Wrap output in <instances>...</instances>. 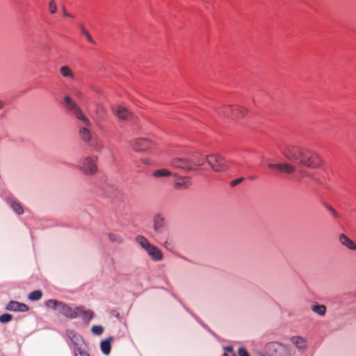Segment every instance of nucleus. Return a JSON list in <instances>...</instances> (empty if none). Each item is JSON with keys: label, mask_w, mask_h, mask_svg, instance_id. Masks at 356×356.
<instances>
[{"label": "nucleus", "mask_w": 356, "mask_h": 356, "mask_svg": "<svg viewBox=\"0 0 356 356\" xmlns=\"http://www.w3.org/2000/svg\"><path fill=\"white\" fill-rule=\"evenodd\" d=\"M81 33L82 35H83L86 38L87 40L89 42L94 43V41H93L91 35H90L88 31L86 30V29L83 26H81Z\"/></svg>", "instance_id": "nucleus-33"}, {"label": "nucleus", "mask_w": 356, "mask_h": 356, "mask_svg": "<svg viewBox=\"0 0 356 356\" xmlns=\"http://www.w3.org/2000/svg\"><path fill=\"white\" fill-rule=\"evenodd\" d=\"M59 72L63 78H65L69 81H73L76 79V76H75L74 72L67 65H63V66L60 67L59 69Z\"/></svg>", "instance_id": "nucleus-16"}, {"label": "nucleus", "mask_w": 356, "mask_h": 356, "mask_svg": "<svg viewBox=\"0 0 356 356\" xmlns=\"http://www.w3.org/2000/svg\"><path fill=\"white\" fill-rule=\"evenodd\" d=\"M108 238L111 241L114 243H120L122 242V236L117 233H110L108 235Z\"/></svg>", "instance_id": "nucleus-31"}, {"label": "nucleus", "mask_w": 356, "mask_h": 356, "mask_svg": "<svg viewBox=\"0 0 356 356\" xmlns=\"http://www.w3.org/2000/svg\"><path fill=\"white\" fill-rule=\"evenodd\" d=\"M225 350L227 351V352H232L233 351V348L232 346H227V347H225Z\"/></svg>", "instance_id": "nucleus-41"}, {"label": "nucleus", "mask_w": 356, "mask_h": 356, "mask_svg": "<svg viewBox=\"0 0 356 356\" xmlns=\"http://www.w3.org/2000/svg\"><path fill=\"white\" fill-rule=\"evenodd\" d=\"M45 305L51 307L54 310H58L63 316L69 318H75L77 317L76 307L72 309L68 305L54 299H50L45 302Z\"/></svg>", "instance_id": "nucleus-4"}, {"label": "nucleus", "mask_w": 356, "mask_h": 356, "mask_svg": "<svg viewBox=\"0 0 356 356\" xmlns=\"http://www.w3.org/2000/svg\"><path fill=\"white\" fill-rule=\"evenodd\" d=\"M153 229L160 236L168 233L166 221L162 214L157 213L154 216L153 220Z\"/></svg>", "instance_id": "nucleus-11"}, {"label": "nucleus", "mask_w": 356, "mask_h": 356, "mask_svg": "<svg viewBox=\"0 0 356 356\" xmlns=\"http://www.w3.org/2000/svg\"><path fill=\"white\" fill-rule=\"evenodd\" d=\"M282 154L289 161L299 163L309 168H317L321 163L316 153L295 145H286Z\"/></svg>", "instance_id": "nucleus-1"}, {"label": "nucleus", "mask_w": 356, "mask_h": 356, "mask_svg": "<svg viewBox=\"0 0 356 356\" xmlns=\"http://www.w3.org/2000/svg\"><path fill=\"white\" fill-rule=\"evenodd\" d=\"M218 115L233 119L242 118L248 113L247 109L237 105H222L216 108Z\"/></svg>", "instance_id": "nucleus-2"}, {"label": "nucleus", "mask_w": 356, "mask_h": 356, "mask_svg": "<svg viewBox=\"0 0 356 356\" xmlns=\"http://www.w3.org/2000/svg\"><path fill=\"white\" fill-rule=\"evenodd\" d=\"M67 335L75 346L79 345L82 340L81 336L73 330H67Z\"/></svg>", "instance_id": "nucleus-23"}, {"label": "nucleus", "mask_w": 356, "mask_h": 356, "mask_svg": "<svg viewBox=\"0 0 356 356\" xmlns=\"http://www.w3.org/2000/svg\"><path fill=\"white\" fill-rule=\"evenodd\" d=\"M291 342L299 349H305L307 346L306 341L300 337L296 336L291 338Z\"/></svg>", "instance_id": "nucleus-22"}, {"label": "nucleus", "mask_w": 356, "mask_h": 356, "mask_svg": "<svg viewBox=\"0 0 356 356\" xmlns=\"http://www.w3.org/2000/svg\"><path fill=\"white\" fill-rule=\"evenodd\" d=\"M77 317H82L83 321H90L93 318V312L90 310H85L83 307H76Z\"/></svg>", "instance_id": "nucleus-19"}, {"label": "nucleus", "mask_w": 356, "mask_h": 356, "mask_svg": "<svg viewBox=\"0 0 356 356\" xmlns=\"http://www.w3.org/2000/svg\"><path fill=\"white\" fill-rule=\"evenodd\" d=\"M171 165L174 168H180L186 170H193V166L189 159H183L175 158L171 161Z\"/></svg>", "instance_id": "nucleus-13"}, {"label": "nucleus", "mask_w": 356, "mask_h": 356, "mask_svg": "<svg viewBox=\"0 0 356 356\" xmlns=\"http://www.w3.org/2000/svg\"><path fill=\"white\" fill-rule=\"evenodd\" d=\"M79 135L81 138L86 142H89L92 139L91 133L90 130L86 127H82L80 129Z\"/></svg>", "instance_id": "nucleus-24"}, {"label": "nucleus", "mask_w": 356, "mask_h": 356, "mask_svg": "<svg viewBox=\"0 0 356 356\" xmlns=\"http://www.w3.org/2000/svg\"><path fill=\"white\" fill-rule=\"evenodd\" d=\"M339 241L343 245L346 246L348 249L353 250H356L355 243L350 238L343 234L339 236Z\"/></svg>", "instance_id": "nucleus-21"}, {"label": "nucleus", "mask_w": 356, "mask_h": 356, "mask_svg": "<svg viewBox=\"0 0 356 356\" xmlns=\"http://www.w3.org/2000/svg\"><path fill=\"white\" fill-rule=\"evenodd\" d=\"M142 162L145 165H150V163H151L150 161L149 160H147V159H143Z\"/></svg>", "instance_id": "nucleus-42"}, {"label": "nucleus", "mask_w": 356, "mask_h": 356, "mask_svg": "<svg viewBox=\"0 0 356 356\" xmlns=\"http://www.w3.org/2000/svg\"><path fill=\"white\" fill-rule=\"evenodd\" d=\"M131 147L136 152L152 151L155 153L156 144L151 140L139 138L131 142Z\"/></svg>", "instance_id": "nucleus-7"}, {"label": "nucleus", "mask_w": 356, "mask_h": 356, "mask_svg": "<svg viewBox=\"0 0 356 356\" xmlns=\"http://www.w3.org/2000/svg\"><path fill=\"white\" fill-rule=\"evenodd\" d=\"M42 296V291L40 290H35L29 293V299L32 301H37L41 299Z\"/></svg>", "instance_id": "nucleus-28"}, {"label": "nucleus", "mask_w": 356, "mask_h": 356, "mask_svg": "<svg viewBox=\"0 0 356 356\" xmlns=\"http://www.w3.org/2000/svg\"><path fill=\"white\" fill-rule=\"evenodd\" d=\"M63 15H64V16H65V17H70V18H73V17H74V16H73V15H72L71 14L68 13H67L66 10H63Z\"/></svg>", "instance_id": "nucleus-40"}, {"label": "nucleus", "mask_w": 356, "mask_h": 356, "mask_svg": "<svg viewBox=\"0 0 356 356\" xmlns=\"http://www.w3.org/2000/svg\"><path fill=\"white\" fill-rule=\"evenodd\" d=\"M238 355L239 356H250L247 350L244 348H240L238 349Z\"/></svg>", "instance_id": "nucleus-37"}, {"label": "nucleus", "mask_w": 356, "mask_h": 356, "mask_svg": "<svg viewBox=\"0 0 356 356\" xmlns=\"http://www.w3.org/2000/svg\"><path fill=\"white\" fill-rule=\"evenodd\" d=\"M136 241L145 250L150 258L154 261H161L163 259L161 250L156 245L150 243L143 236L138 235L136 237Z\"/></svg>", "instance_id": "nucleus-3"}, {"label": "nucleus", "mask_w": 356, "mask_h": 356, "mask_svg": "<svg viewBox=\"0 0 356 356\" xmlns=\"http://www.w3.org/2000/svg\"><path fill=\"white\" fill-rule=\"evenodd\" d=\"M10 207L19 215L22 214L24 212L23 208L21 206V204L15 201H12L10 202Z\"/></svg>", "instance_id": "nucleus-30"}, {"label": "nucleus", "mask_w": 356, "mask_h": 356, "mask_svg": "<svg viewBox=\"0 0 356 356\" xmlns=\"http://www.w3.org/2000/svg\"><path fill=\"white\" fill-rule=\"evenodd\" d=\"M170 175V172L168 170L164 168L156 170L152 173V176L156 179L169 177Z\"/></svg>", "instance_id": "nucleus-25"}, {"label": "nucleus", "mask_w": 356, "mask_h": 356, "mask_svg": "<svg viewBox=\"0 0 356 356\" xmlns=\"http://www.w3.org/2000/svg\"><path fill=\"white\" fill-rule=\"evenodd\" d=\"M312 311L323 316L325 314L326 307L323 305H315L312 306Z\"/></svg>", "instance_id": "nucleus-29"}, {"label": "nucleus", "mask_w": 356, "mask_h": 356, "mask_svg": "<svg viewBox=\"0 0 356 356\" xmlns=\"http://www.w3.org/2000/svg\"><path fill=\"white\" fill-rule=\"evenodd\" d=\"M206 159H204L202 155H200L198 153H195L191 159H189L191 161V163L193 165V170H196L198 167L202 165L204 163V161Z\"/></svg>", "instance_id": "nucleus-17"}, {"label": "nucleus", "mask_w": 356, "mask_h": 356, "mask_svg": "<svg viewBox=\"0 0 356 356\" xmlns=\"http://www.w3.org/2000/svg\"><path fill=\"white\" fill-rule=\"evenodd\" d=\"M72 95H74V97L76 98L77 100H79V102H83L84 100V94L83 93L82 91H81L80 90H78V89H74L73 91H72Z\"/></svg>", "instance_id": "nucleus-32"}, {"label": "nucleus", "mask_w": 356, "mask_h": 356, "mask_svg": "<svg viewBox=\"0 0 356 356\" xmlns=\"http://www.w3.org/2000/svg\"><path fill=\"white\" fill-rule=\"evenodd\" d=\"M207 163L216 172H225L229 167V163L224 157L218 154H210L206 157Z\"/></svg>", "instance_id": "nucleus-6"}, {"label": "nucleus", "mask_w": 356, "mask_h": 356, "mask_svg": "<svg viewBox=\"0 0 356 356\" xmlns=\"http://www.w3.org/2000/svg\"><path fill=\"white\" fill-rule=\"evenodd\" d=\"M6 309L13 312H25L29 310V307L24 303L11 300L7 305Z\"/></svg>", "instance_id": "nucleus-14"}, {"label": "nucleus", "mask_w": 356, "mask_h": 356, "mask_svg": "<svg viewBox=\"0 0 356 356\" xmlns=\"http://www.w3.org/2000/svg\"><path fill=\"white\" fill-rule=\"evenodd\" d=\"M91 147L95 151L99 152L104 147L103 142L95 138L91 143Z\"/></svg>", "instance_id": "nucleus-27"}, {"label": "nucleus", "mask_w": 356, "mask_h": 356, "mask_svg": "<svg viewBox=\"0 0 356 356\" xmlns=\"http://www.w3.org/2000/svg\"><path fill=\"white\" fill-rule=\"evenodd\" d=\"M111 339L109 338L102 341L101 343V350L105 355H108L111 352Z\"/></svg>", "instance_id": "nucleus-26"}, {"label": "nucleus", "mask_w": 356, "mask_h": 356, "mask_svg": "<svg viewBox=\"0 0 356 356\" xmlns=\"http://www.w3.org/2000/svg\"><path fill=\"white\" fill-rule=\"evenodd\" d=\"M114 113L120 119L122 120H127L131 115L130 112L126 108L122 106H118L114 109Z\"/></svg>", "instance_id": "nucleus-20"}, {"label": "nucleus", "mask_w": 356, "mask_h": 356, "mask_svg": "<svg viewBox=\"0 0 356 356\" xmlns=\"http://www.w3.org/2000/svg\"><path fill=\"white\" fill-rule=\"evenodd\" d=\"M158 242L163 245L167 250L171 252H175V241L172 236H170L168 233L159 236Z\"/></svg>", "instance_id": "nucleus-12"}, {"label": "nucleus", "mask_w": 356, "mask_h": 356, "mask_svg": "<svg viewBox=\"0 0 356 356\" xmlns=\"http://www.w3.org/2000/svg\"><path fill=\"white\" fill-rule=\"evenodd\" d=\"M80 169L86 175H92L96 172L97 157H85L83 158L79 163Z\"/></svg>", "instance_id": "nucleus-9"}, {"label": "nucleus", "mask_w": 356, "mask_h": 356, "mask_svg": "<svg viewBox=\"0 0 356 356\" xmlns=\"http://www.w3.org/2000/svg\"><path fill=\"white\" fill-rule=\"evenodd\" d=\"M268 166L270 169H276L281 172L286 174H293L296 171V168L294 165L286 162L274 163L273 161L267 159Z\"/></svg>", "instance_id": "nucleus-10"}, {"label": "nucleus", "mask_w": 356, "mask_h": 356, "mask_svg": "<svg viewBox=\"0 0 356 356\" xmlns=\"http://www.w3.org/2000/svg\"><path fill=\"white\" fill-rule=\"evenodd\" d=\"M222 356H228L227 353H225Z\"/></svg>", "instance_id": "nucleus-44"}, {"label": "nucleus", "mask_w": 356, "mask_h": 356, "mask_svg": "<svg viewBox=\"0 0 356 356\" xmlns=\"http://www.w3.org/2000/svg\"><path fill=\"white\" fill-rule=\"evenodd\" d=\"M296 178L300 183H307L308 181L316 182V180L314 176L308 170H298Z\"/></svg>", "instance_id": "nucleus-15"}, {"label": "nucleus", "mask_w": 356, "mask_h": 356, "mask_svg": "<svg viewBox=\"0 0 356 356\" xmlns=\"http://www.w3.org/2000/svg\"><path fill=\"white\" fill-rule=\"evenodd\" d=\"M243 181V178H238L231 181L232 186H236Z\"/></svg>", "instance_id": "nucleus-38"}, {"label": "nucleus", "mask_w": 356, "mask_h": 356, "mask_svg": "<svg viewBox=\"0 0 356 356\" xmlns=\"http://www.w3.org/2000/svg\"><path fill=\"white\" fill-rule=\"evenodd\" d=\"M79 356H90L86 352L81 350L80 348L77 349Z\"/></svg>", "instance_id": "nucleus-39"}, {"label": "nucleus", "mask_w": 356, "mask_h": 356, "mask_svg": "<svg viewBox=\"0 0 356 356\" xmlns=\"http://www.w3.org/2000/svg\"><path fill=\"white\" fill-rule=\"evenodd\" d=\"M64 106L65 109L68 112L72 113L77 120L83 122V124L86 126L90 125V120L83 114L82 110L80 108L78 104L75 103L70 97L65 96L64 97Z\"/></svg>", "instance_id": "nucleus-5"}, {"label": "nucleus", "mask_w": 356, "mask_h": 356, "mask_svg": "<svg viewBox=\"0 0 356 356\" xmlns=\"http://www.w3.org/2000/svg\"><path fill=\"white\" fill-rule=\"evenodd\" d=\"M104 329L100 325H94L92 327V332L97 335H100L103 333Z\"/></svg>", "instance_id": "nucleus-35"}, {"label": "nucleus", "mask_w": 356, "mask_h": 356, "mask_svg": "<svg viewBox=\"0 0 356 356\" xmlns=\"http://www.w3.org/2000/svg\"><path fill=\"white\" fill-rule=\"evenodd\" d=\"M49 10L51 14H54L56 12V5L54 1L49 2Z\"/></svg>", "instance_id": "nucleus-36"}, {"label": "nucleus", "mask_w": 356, "mask_h": 356, "mask_svg": "<svg viewBox=\"0 0 356 356\" xmlns=\"http://www.w3.org/2000/svg\"><path fill=\"white\" fill-rule=\"evenodd\" d=\"M3 107V102L0 101V109Z\"/></svg>", "instance_id": "nucleus-43"}, {"label": "nucleus", "mask_w": 356, "mask_h": 356, "mask_svg": "<svg viewBox=\"0 0 356 356\" xmlns=\"http://www.w3.org/2000/svg\"><path fill=\"white\" fill-rule=\"evenodd\" d=\"M265 348L269 356H289L290 355L287 346L278 342L268 343L266 345Z\"/></svg>", "instance_id": "nucleus-8"}, {"label": "nucleus", "mask_w": 356, "mask_h": 356, "mask_svg": "<svg viewBox=\"0 0 356 356\" xmlns=\"http://www.w3.org/2000/svg\"><path fill=\"white\" fill-rule=\"evenodd\" d=\"M175 188L177 190H184L191 186V181L188 177H181L177 179L174 184Z\"/></svg>", "instance_id": "nucleus-18"}, {"label": "nucleus", "mask_w": 356, "mask_h": 356, "mask_svg": "<svg viewBox=\"0 0 356 356\" xmlns=\"http://www.w3.org/2000/svg\"><path fill=\"white\" fill-rule=\"evenodd\" d=\"M13 319V316L9 314H3L0 316V322L2 323H6L10 322Z\"/></svg>", "instance_id": "nucleus-34"}]
</instances>
